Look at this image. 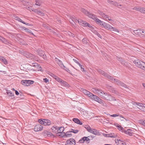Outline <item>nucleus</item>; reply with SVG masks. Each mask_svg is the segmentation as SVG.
Masks as SVG:
<instances>
[{"label": "nucleus", "mask_w": 145, "mask_h": 145, "mask_svg": "<svg viewBox=\"0 0 145 145\" xmlns=\"http://www.w3.org/2000/svg\"><path fill=\"white\" fill-rule=\"evenodd\" d=\"M119 116V114H114L112 115H110V116H111L112 117H116L118 116Z\"/></svg>", "instance_id": "44"}, {"label": "nucleus", "mask_w": 145, "mask_h": 145, "mask_svg": "<svg viewBox=\"0 0 145 145\" xmlns=\"http://www.w3.org/2000/svg\"><path fill=\"white\" fill-rule=\"evenodd\" d=\"M87 26H88L89 28H91V29H92L93 28L92 26L90 25L89 24H88V25Z\"/></svg>", "instance_id": "59"}, {"label": "nucleus", "mask_w": 145, "mask_h": 145, "mask_svg": "<svg viewBox=\"0 0 145 145\" xmlns=\"http://www.w3.org/2000/svg\"><path fill=\"white\" fill-rule=\"evenodd\" d=\"M95 33L96 35H97L98 36V37L100 38H101L102 37L96 31L95 32Z\"/></svg>", "instance_id": "48"}, {"label": "nucleus", "mask_w": 145, "mask_h": 145, "mask_svg": "<svg viewBox=\"0 0 145 145\" xmlns=\"http://www.w3.org/2000/svg\"><path fill=\"white\" fill-rule=\"evenodd\" d=\"M141 36L142 37H145V31L142 29L141 31Z\"/></svg>", "instance_id": "43"}, {"label": "nucleus", "mask_w": 145, "mask_h": 145, "mask_svg": "<svg viewBox=\"0 0 145 145\" xmlns=\"http://www.w3.org/2000/svg\"><path fill=\"white\" fill-rule=\"evenodd\" d=\"M0 60L3 62L5 65H7L8 64L7 60L3 57H0Z\"/></svg>", "instance_id": "30"}, {"label": "nucleus", "mask_w": 145, "mask_h": 145, "mask_svg": "<svg viewBox=\"0 0 145 145\" xmlns=\"http://www.w3.org/2000/svg\"><path fill=\"white\" fill-rule=\"evenodd\" d=\"M63 69L67 71V72L71 74L72 75V73L70 72V70H69L68 68L66 67V68H64Z\"/></svg>", "instance_id": "42"}, {"label": "nucleus", "mask_w": 145, "mask_h": 145, "mask_svg": "<svg viewBox=\"0 0 145 145\" xmlns=\"http://www.w3.org/2000/svg\"><path fill=\"white\" fill-rule=\"evenodd\" d=\"M118 129L120 130L122 132H124L123 131L125 130L122 127H121L120 125H118L117 126Z\"/></svg>", "instance_id": "41"}, {"label": "nucleus", "mask_w": 145, "mask_h": 145, "mask_svg": "<svg viewBox=\"0 0 145 145\" xmlns=\"http://www.w3.org/2000/svg\"><path fill=\"white\" fill-rule=\"evenodd\" d=\"M117 59H118L119 60V61H120L121 63V62H122V61H123L122 60V59L121 58L118 57H117Z\"/></svg>", "instance_id": "52"}, {"label": "nucleus", "mask_w": 145, "mask_h": 145, "mask_svg": "<svg viewBox=\"0 0 145 145\" xmlns=\"http://www.w3.org/2000/svg\"><path fill=\"white\" fill-rule=\"evenodd\" d=\"M105 93L102 90H101V92H100V95L101 96V97H102V95H103Z\"/></svg>", "instance_id": "56"}, {"label": "nucleus", "mask_w": 145, "mask_h": 145, "mask_svg": "<svg viewBox=\"0 0 145 145\" xmlns=\"http://www.w3.org/2000/svg\"><path fill=\"white\" fill-rule=\"evenodd\" d=\"M118 3L116 2H114L113 3H112V4L116 6H118Z\"/></svg>", "instance_id": "55"}, {"label": "nucleus", "mask_w": 145, "mask_h": 145, "mask_svg": "<svg viewBox=\"0 0 145 145\" xmlns=\"http://www.w3.org/2000/svg\"><path fill=\"white\" fill-rule=\"evenodd\" d=\"M79 142L80 143H82V144L84 142V139L83 138V137L81 139H80L79 140Z\"/></svg>", "instance_id": "47"}, {"label": "nucleus", "mask_w": 145, "mask_h": 145, "mask_svg": "<svg viewBox=\"0 0 145 145\" xmlns=\"http://www.w3.org/2000/svg\"><path fill=\"white\" fill-rule=\"evenodd\" d=\"M73 60L76 63H78V60L75 59H73Z\"/></svg>", "instance_id": "62"}, {"label": "nucleus", "mask_w": 145, "mask_h": 145, "mask_svg": "<svg viewBox=\"0 0 145 145\" xmlns=\"http://www.w3.org/2000/svg\"><path fill=\"white\" fill-rule=\"evenodd\" d=\"M78 23L80 25L84 26H87L88 25V23L86 21L82 20H80V21H78Z\"/></svg>", "instance_id": "25"}, {"label": "nucleus", "mask_w": 145, "mask_h": 145, "mask_svg": "<svg viewBox=\"0 0 145 145\" xmlns=\"http://www.w3.org/2000/svg\"><path fill=\"white\" fill-rule=\"evenodd\" d=\"M134 63L138 67L145 71V63L139 60H135L133 61Z\"/></svg>", "instance_id": "3"}, {"label": "nucleus", "mask_w": 145, "mask_h": 145, "mask_svg": "<svg viewBox=\"0 0 145 145\" xmlns=\"http://www.w3.org/2000/svg\"><path fill=\"white\" fill-rule=\"evenodd\" d=\"M92 19L95 21L97 24L100 25L104 27V25H105V22L102 21L100 20H99L96 17V16L95 15H93L92 17Z\"/></svg>", "instance_id": "7"}, {"label": "nucleus", "mask_w": 145, "mask_h": 145, "mask_svg": "<svg viewBox=\"0 0 145 145\" xmlns=\"http://www.w3.org/2000/svg\"><path fill=\"white\" fill-rule=\"evenodd\" d=\"M15 19L19 22H21L23 24H25V22L22 21L20 18L18 16L15 17Z\"/></svg>", "instance_id": "36"}, {"label": "nucleus", "mask_w": 145, "mask_h": 145, "mask_svg": "<svg viewBox=\"0 0 145 145\" xmlns=\"http://www.w3.org/2000/svg\"><path fill=\"white\" fill-rule=\"evenodd\" d=\"M65 33L66 35H69L70 37H75L74 35V34L69 31H66Z\"/></svg>", "instance_id": "31"}, {"label": "nucleus", "mask_w": 145, "mask_h": 145, "mask_svg": "<svg viewBox=\"0 0 145 145\" xmlns=\"http://www.w3.org/2000/svg\"><path fill=\"white\" fill-rule=\"evenodd\" d=\"M91 96L90 97V98L93 100L98 102L100 104H103V100L100 98L96 95H94L93 94L91 95Z\"/></svg>", "instance_id": "8"}, {"label": "nucleus", "mask_w": 145, "mask_h": 145, "mask_svg": "<svg viewBox=\"0 0 145 145\" xmlns=\"http://www.w3.org/2000/svg\"><path fill=\"white\" fill-rule=\"evenodd\" d=\"M81 10V11L82 12L85 14L86 15H87L90 18H92V17L93 15H95L89 12L88 11L86 10L84 8H82Z\"/></svg>", "instance_id": "12"}, {"label": "nucleus", "mask_w": 145, "mask_h": 145, "mask_svg": "<svg viewBox=\"0 0 145 145\" xmlns=\"http://www.w3.org/2000/svg\"><path fill=\"white\" fill-rule=\"evenodd\" d=\"M83 138L84 139V142H86L87 143H89L90 139L88 137H83Z\"/></svg>", "instance_id": "37"}, {"label": "nucleus", "mask_w": 145, "mask_h": 145, "mask_svg": "<svg viewBox=\"0 0 145 145\" xmlns=\"http://www.w3.org/2000/svg\"><path fill=\"white\" fill-rule=\"evenodd\" d=\"M92 90L95 94H100L102 90L98 88H93Z\"/></svg>", "instance_id": "22"}, {"label": "nucleus", "mask_w": 145, "mask_h": 145, "mask_svg": "<svg viewBox=\"0 0 145 145\" xmlns=\"http://www.w3.org/2000/svg\"><path fill=\"white\" fill-rule=\"evenodd\" d=\"M61 84L62 86H64L65 87H69V85L66 82L64 81L63 80Z\"/></svg>", "instance_id": "34"}, {"label": "nucleus", "mask_w": 145, "mask_h": 145, "mask_svg": "<svg viewBox=\"0 0 145 145\" xmlns=\"http://www.w3.org/2000/svg\"><path fill=\"white\" fill-rule=\"evenodd\" d=\"M63 135L62 137H61L63 138H65L67 137H72V135L71 132L69 131H67L66 133L64 132L62 134Z\"/></svg>", "instance_id": "18"}, {"label": "nucleus", "mask_w": 145, "mask_h": 145, "mask_svg": "<svg viewBox=\"0 0 145 145\" xmlns=\"http://www.w3.org/2000/svg\"><path fill=\"white\" fill-rule=\"evenodd\" d=\"M107 88L114 93L117 94V91L115 90L114 88L112 87L111 86L109 85H107Z\"/></svg>", "instance_id": "20"}, {"label": "nucleus", "mask_w": 145, "mask_h": 145, "mask_svg": "<svg viewBox=\"0 0 145 145\" xmlns=\"http://www.w3.org/2000/svg\"><path fill=\"white\" fill-rule=\"evenodd\" d=\"M15 93L16 95H18L19 94L17 90H15Z\"/></svg>", "instance_id": "61"}, {"label": "nucleus", "mask_w": 145, "mask_h": 145, "mask_svg": "<svg viewBox=\"0 0 145 145\" xmlns=\"http://www.w3.org/2000/svg\"><path fill=\"white\" fill-rule=\"evenodd\" d=\"M37 13L38 14L41 15L42 16H43V15L44 14V13L42 12L41 11H38L37 12Z\"/></svg>", "instance_id": "49"}, {"label": "nucleus", "mask_w": 145, "mask_h": 145, "mask_svg": "<svg viewBox=\"0 0 145 145\" xmlns=\"http://www.w3.org/2000/svg\"><path fill=\"white\" fill-rule=\"evenodd\" d=\"M140 123L145 127V120H140Z\"/></svg>", "instance_id": "50"}, {"label": "nucleus", "mask_w": 145, "mask_h": 145, "mask_svg": "<svg viewBox=\"0 0 145 145\" xmlns=\"http://www.w3.org/2000/svg\"><path fill=\"white\" fill-rule=\"evenodd\" d=\"M87 130L89 132L95 135H99V132L95 129H91L90 127H89L88 128Z\"/></svg>", "instance_id": "14"}, {"label": "nucleus", "mask_w": 145, "mask_h": 145, "mask_svg": "<svg viewBox=\"0 0 145 145\" xmlns=\"http://www.w3.org/2000/svg\"><path fill=\"white\" fill-rule=\"evenodd\" d=\"M75 141L73 138H71L66 142L65 145H75Z\"/></svg>", "instance_id": "11"}, {"label": "nucleus", "mask_w": 145, "mask_h": 145, "mask_svg": "<svg viewBox=\"0 0 145 145\" xmlns=\"http://www.w3.org/2000/svg\"><path fill=\"white\" fill-rule=\"evenodd\" d=\"M102 98L105 100L110 101L116 100L114 97H113L111 95L106 93H105L103 95H102Z\"/></svg>", "instance_id": "5"}, {"label": "nucleus", "mask_w": 145, "mask_h": 145, "mask_svg": "<svg viewBox=\"0 0 145 145\" xmlns=\"http://www.w3.org/2000/svg\"><path fill=\"white\" fill-rule=\"evenodd\" d=\"M26 31L27 32H28V33H31V31L30 30L28 29H27L26 30Z\"/></svg>", "instance_id": "60"}, {"label": "nucleus", "mask_w": 145, "mask_h": 145, "mask_svg": "<svg viewBox=\"0 0 145 145\" xmlns=\"http://www.w3.org/2000/svg\"><path fill=\"white\" fill-rule=\"evenodd\" d=\"M43 27H45V28L47 29L48 28V26L47 25L45 24H43Z\"/></svg>", "instance_id": "58"}, {"label": "nucleus", "mask_w": 145, "mask_h": 145, "mask_svg": "<svg viewBox=\"0 0 145 145\" xmlns=\"http://www.w3.org/2000/svg\"><path fill=\"white\" fill-rule=\"evenodd\" d=\"M108 18H104V19L106 20H109V21H111L112 20L111 19V17H109V16H108Z\"/></svg>", "instance_id": "51"}, {"label": "nucleus", "mask_w": 145, "mask_h": 145, "mask_svg": "<svg viewBox=\"0 0 145 145\" xmlns=\"http://www.w3.org/2000/svg\"><path fill=\"white\" fill-rule=\"evenodd\" d=\"M43 127L40 124H37L34 127V130L36 132L42 130Z\"/></svg>", "instance_id": "17"}, {"label": "nucleus", "mask_w": 145, "mask_h": 145, "mask_svg": "<svg viewBox=\"0 0 145 145\" xmlns=\"http://www.w3.org/2000/svg\"><path fill=\"white\" fill-rule=\"evenodd\" d=\"M27 56H26L27 57H28L29 58H31L33 57V55L32 54H30L29 53H27Z\"/></svg>", "instance_id": "45"}, {"label": "nucleus", "mask_w": 145, "mask_h": 145, "mask_svg": "<svg viewBox=\"0 0 145 145\" xmlns=\"http://www.w3.org/2000/svg\"><path fill=\"white\" fill-rule=\"evenodd\" d=\"M7 93L8 96H9L10 97H12L14 96V94L12 93L11 91H8V92H7Z\"/></svg>", "instance_id": "39"}, {"label": "nucleus", "mask_w": 145, "mask_h": 145, "mask_svg": "<svg viewBox=\"0 0 145 145\" xmlns=\"http://www.w3.org/2000/svg\"><path fill=\"white\" fill-rule=\"evenodd\" d=\"M35 5H36L40 6V3L39 2H38V1L37 0H36V1Z\"/></svg>", "instance_id": "57"}, {"label": "nucleus", "mask_w": 145, "mask_h": 145, "mask_svg": "<svg viewBox=\"0 0 145 145\" xmlns=\"http://www.w3.org/2000/svg\"><path fill=\"white\" fill-rule=\"evenodd\" d=\"M55 61L61 69H63L64 68H66V67L64 66L62 61L58 58H55Z\"/></svg>", "instance_id": "10"}, {"label": "nucleus", "mask_w": 145, "mask_h": 145, "mask_svg": "<svg viewBox=\"0 0 145 145\" xmlns=\"http://www.w3.org/2000/svg\"><path fill=\"white\" fill-rule=\"evenodd\" d=\"M70 131L71 133L72 132L76 134L78 133V131L77 130H75L73 129H71L70 130Z\"/></svg>", "instance_id": "38"}, {"label": "nucleus", "mask_w": 145, "mask_h": 145, "mask_svg": "<svg viewBox=\"0 0 145 145\" xmlns=\"http://www.w3.org/2000/svg\"><path fill=\"white\" fill-rule=\"evenodd\" d=\"M57 21L59 22V23H61V21L60 19H58L57 20Z\"/></svg>", "instance_id": "64"}, {"label": "nucleus", "mask_w": 145, "mask_h": 145, "mask_svg": "<svg viewBox=\"0 0 145 145\" xmlns=\"http://www.w3.org/2000/svg\"><path fill=\"white\" fill-rule=\"evenodd\" d=\"M38 121L40 124L44 125H50L51 124V121L48 119H40L38 120Z\"/></svg>", "instance_id": "4"}, {"label": "nucleus", "mask_w": 145, "mask_h": 145, "mask_svg": "<svg viewBox=\"0 0 145 145\" xmlns=\"http://www.w3.org/2000/svg\"><path fill=\"white\" fill-rule=\"evenodd\" d=\"M97 71L104 76L106 77L108 79H110L111 81L114 82L115 83L117 84L118 85L120 86L125 88H128V87L125 84L120 82L118 80L114 78L112 76H110L107 73L105 72H104L102 70L100 69H99L97 70Z\"/></svg>", "instance_id": "1"}, {"label": "nucleus", "mask_w": 145, "mask_h": 145, "mask_svg": "<svg viewBox=\"0 0 145 145\" xmlns=\"http://www.w3.org/2000/svg\"><path fill=\"white\" fill-rule=\"evenodd\" d=\"M44 82L45 83H47L48 82V79L46 78L43 79Z\"/></svg>", "instance_id": "53"}, {"label": "nucleus", "mask_w": 145, "mask_h": 145, "mask_svg": "<svg viewBox=\"0 0 145 145\" xmlns=\"http://www.w3.org/2000/svg\"><path fill=\"white\" fill-rule=\"evenodd\" d=\"M69 21L71 23H72V22H74L75 23H78V21H80L78 20L76 17L72 16L70 17L69 19Z\"/></svg>", "instance_id": "19"}, {"label": "nucleus", "mask_w": 145, "mask_h": 145, "mask_svg": "<svg viewBox=\"0 0 145 145\" xmlns=\"http://www.w3.org/2000/svg\"><path fill=\"white\" fill-rule=\"evenodd\" d=\"M133 9L144 14L145 12V8H144L137 7L133 8Z\"/></svg>", "instance_id": "13"}, {"label": "nucleus", "mask_w": 145, "mask_h": 145, "mask_svg": "<svg viewBox=\"0 0 145 145\" xmlns=\"http://www.w3.org/2000/svg\"><path fill=\"white\" fill-rule=\"evenodd\" d=\"M104 27L107 30L110 29V31H114L119 33V31L116 28L113 27L111 25L105 23L104 25Z\"/></svg>", "instance_id": "6"}, {"label": "nucleus", "mask_w": 145, "mask_h": 145, "mask_svg": "<svg viewBox=\"0 0 145 145\" xmlns=\"http://www.w3.org/2000/svg\"><path fill=\"white\" fill-rule=\"evenodd\" d=\"M43 135L45 137H50L51 136L54 137V135L52 133L48 132L47 131H44L42 133Z\"/></svg>", "instance_id": "15"}, {"label": "nucleus", "mask_w": 145, "mask_h": 145, "mask_svg": "<svg viewBox=\"0 0 145 145\" xmlns=\"http://www.w3.org/2000/svg\"><path fill=\"white\" fill-rule=\"evenodd\" d=\"M55 136H58L59 137H61L63 135L62 134L64 133L63 131H64V128L63 127H58L57 126L55 127Z\"/></svg>", "instance_id": "2"}, {"label": "nucleus", "mask_w": 145, "mask_h": 145, "mask_svg": "<svg viewBox=\"0 0 145 145\" xmlns=\"http://www.w3.org/2000/svg\"><path fill=\"white\" fill-rule=\"evenodd\" d=\"M107 2L109 4H112V3L114 2L113 1H110V0H107Z\"/></svg>", "instance_id": "54"}, {"label": "nucleus", "mask_w": 145, "mask_h": 145, "mask_svg": "<svg viewBox=\"0 0 145 145\" xmlns=\"http://www.w3.org/2000/svg\"><path fill=\"white\" fill-rule=\"evenodd\" d=\"M73 121L75 123L80 125H82V123L80 122V120L77 118H73L72 119Z\"/></svg>", "instance_id": "26"}, {"label": "nucleus", "mask_w": 145, "mask_h": 145, "mask_svg": "<svg viewBox=\"0 0 145 145\" xmlns=\"http://www.w3.org/2000/svg\"><path fill=\"white\" fill-rule=\"evenodd\" d=\"M34 82L33 80H23L21 81V84L23 85L28 86L31 84H33Z\"/></svg>", "instance_id": "9"}, {"label": "nucleus", "mask_w": 145, "mask_h": 145, "mask_svg": "<svg viewBox=\"0 0 145 145\" xmlns=\"http://www.w3.org/2000/svg\"><path fill=\"white\" fill-rule=\"evenodd\" d=\"M98 12L101 16H102L104 19V18H108V15H105L103 12L100 10L98 11Z\"/></svg>", "instance_id": "28"}, {"label": "nucleus", "mask_w": 145, "mask_h": 145, "mask_svg": "<svg viewBox=\"0 0 145 145\" xmlns=\"http://www.w3.org/2000/svg\"><path fill=\"white\" fill-rule=\"evenodd\" d=\"M80 67L81 68V70L82 71H84V68L82 67H82Z\"/></svg>", "instance_id": "63"}, {"label": "nucleus", "mask_w": 145, "mask_h": 145, "mask_svg": "<svg viewBox=\"0 0 145 145\" xmlns=\"http://www.w3.org/2000/svg\"><path fill=\"white\" fill-rule=\"evenodd\" d=\"M82 42L83 44L85 45H89V40L86 38H84L82 40Z\"/></svg>", "instance_id": "27"}, {"label": "nucleus", "mask_w": 145, "mask_h": 145, "mask_svg": "<svg viewBox=\"0 0 145 145\" xmlns=\"http://www.w3.org/2000/svg\"><path fill=\"white\" fill-rule=\"evenodd\" d=\"M38 54L41 57H42L44 59L45 56L44 55V53L42 51H39L38 53Z\"/></svg>", "instance_id": "33"}, {"label": "nucleus", "mask_w": 145, "mask_h": 145, "mask_svg": "<svg viewBox=\"0 0 145 145\" xmlns=\"http://www.w3.org/2000/svg\"><path fill=\"white\" fill-rule=\"evenodd\" d=\"M142 29H138L133 31V34L137 36H141V34Z\"/></svg>", "instance_id": "21"}, {"label": "nucleus", "mask_w": 145, "mask_h": 145, "mask_svg": "<svg viewBox=\"0 0 145 145\" xmlns=\"http://www.w3.org/2000/svg\"><path fill=\"white\" fill-rule=\"evenodd\" d=\"M117 141L118 142L117 145H126L125 142L120 139L119 140H118Z\"/></svg>", "instance_id": "32"}, {"label": "nucleus", "mask_w": 145, "mask_h": 145, "mask_svg": "<svg viewBox=\"0 0 145 145\" xmlns=\"http://www.w3.org/2000/svg\"><path fill=\"white\" fill-rule=\"evenodd\" d=\"M136 104L137 105V108H139L140 110L143 111H145V110H144L143 108V107L144 106V104L140 103H136Z\"/></svg>", "instance_id": "24"}, {"label": "nucleus", "mask_w": 145, "mask_h": 145, "mask_svg": "<svg viewBox=\"0 0 145 145\" xmlns=\"http://www.w3.org/2000/svg\"><path fill=\"white\" fill-rule=\"evenodd\" d=\"M123 132H124V133L125 134L128 135L129 136L132 135L133 133V131L131 129H127V130H124Z\"/></svg>", "instance_id": "23"}, {"label": "nucleus", "mask_w": 145, "mask_h": 145, "mask_svg": "<svg viewBox=\"0 0 145 145\" xmlns=\"http://www.w3.org/2000/svg\"><path fill=\"white\" fill-rule=\"evenodd\" d=\"M108 134V137H113L115 138L116 136V135H115L114 133H111L109 134Z\"/></svg>", "instance_id": "40"}, {"label": "nucleus", "mask_w": 145, "mask_h": 145, "mask_svg": "<svg viewBox=\"0 0 145 145\" xmlns=\"http://www.w3.org/2000/svg\"><path fill=\"white\" fill-rule=\"evenodd\" d=\"M81 90L85 95H87L89 98L91 96V95L93 94L89 91L83 88L81 89Z\"/></svg>", "instance_id": "16"}, {"label": "nucleus", "mask_w": 145, "mask_h": 145, "mask_svg": "<svg viewBox=\"0 0 145 145\" xmlns=\"http://www.w3.org/2000/svg\"><path fill=\"white\" fill-rule=\"evenodd\" d=\"M1 40H0V41H1L2 42L5 44H9V42L6 39L2 37Z\"/></svg>", "instance_id": "29"}, {"label": "nucleus", "mask_w": 145, "mask_h": 145, "mask_svg": "<svg viewBox=\"0 0 145 145\" xmlns=\"http://www.w3.org/2000/svg\"><path fill=\"white\" fill-rule=\"evenodd\" d=\"M55 80L61 84L63 80L60 78L56 76H55Z\"/></svg>", "instance_id": "35"}, {"label": "nucleus", "mask_w": 145, "mask_h": 145, "mask_svg": "<svg viewBox=\"0 0 145 145\" xmlns=\"http://www.w3.org/2000/svg\"><path fill=\"white\" fill-rule=\"evenodd\" d=\"M121 63L124 66L126 67H127L128 65V64L127 63L123 61H122V62H121Z\"/></svg>", "instance_id": "46"}]
</instances>
